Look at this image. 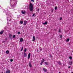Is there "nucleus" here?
<instances>
[{
    "mask_svg": "<svg viewBox=\"0 0 73 73\" xmlns=\"http://www.w3.org/2000/svg\"><path fill=\"white\" fill-rule=\"evenodd\" d=\"M59 33H61V29H60L59 31Z\"/></svg>",
    "mask_w": 73,
    "mask_h": 73,
    "instance_id": "412c9836",
    "label": "nucleus"
},
{
    "mask_svg": "<svg viewBox=\"0 0 73 73\" xmlns=\"http://www.w3.org/2000/svg\"><path fill=\"white\" fill-rule=\"evenodd\" d=\"M54 9L55 10H56L57 9V6H56L54 8Z\"/></svg>",
    "mask_w": 73,
    "mask_h": 73,
    "instance_id": "dca6fc26",
    "label": "nucleus"
},
{
    "mask_svg": "<svg viewBox=\"0 0 73 73\" xmlns=\"http://www.w3.org/2000/svg\"><path fill=\"white\" fill-rule=\"evenodd\" d=\"M45 65H48V63L47 62H44Z\"/></svg>",
    "mask_w": 73,
    "mask_h": 73,
    "instance_id": "a211bd4d",
    "label": "nucleus"
},
{
    "mask_svg": "<svg viewBox=\"0 0 73 73\" xmlns=\"http://www.w3.org/2000/svg\"><path fill=\"white\" fill-rule=\"evenodd\" d=\"M27 52V48H25V53Z\"/></svg>",
    "mask_w": 73,
    "mask_h": 73,
    "instance_id": "5701e85b",
    "label": "nucleus"
},
{
    "mask_svg": "<svg viewBox=\"0 0 73 73\" xmlns=\"http://www.w3.org/2000/svg\"><path fill=\"white\" fill-rule=\"evenodd\" d=\"M35 14H34L33 15V16H35Z\"/></svg>",
    "mask_w": 73,
    "mask_h": 73,
    "instance_id": "7c9ffc66",
    "label": "nucleus"
},
{
    "mask_svg": "<svg viewBox=\"0 0 73 73\" xmlns=\"http://www.w3.org/2000/svg\"><path fill=\"white\" fill-rule=\"evenodd\" d=\"M15 35H14L13 36V38H15Z\"/></svg>",
    "mask_w": 73,
    "mask_h": 73,
    "instance_id": "c85d7f7f",
    "label": "nucleus"
},
{
    "mask_svg": "<svg viewBox=\"0 0 73 73\" xmlns=\"http://www.w3.org/2000/svg\"><path fill=\"white\" fill-rule=\"evenodd\" d=\"M40 51H41L42 50V49H40Z\"/></svg>",
    "mask_w": 73,
    "mask_h": 73,
    "instance_id": "72a5a7b5",
    "label": "nucleus"
},
{
    "mask_svg": "<svg viewBox=\"0 0 73 73\" xmlns=\"http://www.w3.org/2000/svg\"><path fill=\"white\" fill-rule=\"evenodd\" d=\"M31 1H32V2H33V3H34V2H35V1H34V0H31Z\"/></svg>",
    "mask_w": 73,
    "mask_h": 73,
    "instance_id": "bb28decb",
    "label": "nucleus"
},
{
    "mask_svg": "<svg viewBox=\"0 0 73 73\" xmlns=\"http://www.w3.org/2000/svg\"><path fill=\"white\" fill-rule=\"evenodd\" d=\"M43 70L45 72H46L47 71V70H46V69L44 68H43Z\"/></svg>",
    "mask_w": 73,
    "mask_h": 73,
    "instance_id": "1a4fd4ad",
    "label": "nucleus"
},
{
    "mask_svg": "<svg viewBox=\"0 0 73 73\" xmlns=\"http://www.w3.org/2000/svg\"><path fill=\"white\" fill-rule=\"evenodd\" d=\"M27 21H24V23L23 24L24 25H25V26L26 25V24H27Z\"/></svg>",
    "mask_w": 73,
    "mask_h": 73,
    "instance_id": "20e7f679",
    "label": "nucleus"
},
{
    "mask_svg": "<svg viewBox=\"0 0 73 73\" xmlns=\"http://www.w3.org/2000/svg\"><path fill=\"white\" fill-rule=\"evenodd\" d=\"M29 10L31 12H32L33 10V6L32 3H30L29 5Z\"/></svg>",
    "mask_w": 73,
    "mask_h": 73,
    "instance_id": "f257e3e1",
    "label": "nucleus"
},
{
    "mask_svg": "<svg viewBox=\"0 0 73 73\" xmlns=\"http://www.w3.org/2000/svg\"><path fill=\"white\" fill-rule=\"evenodd\" d=\"M69 58H70V60L72 59V57L71 56L69 57Z\"/></svg>",
    "mask_w": 73,
    "mask_h": 73,
    "instance_id": "4be33fe9",
    "label": "nucleus"
},
{
    "mask_svg": "<svg viewBox=\"0 0 73 73\" xmlns=\"http://www.w3.org/2000/svg\"><path fill=\"white\" fill-rule=\"evenodd\" d=\"M30 57H31V53H29L28 55V59H29V58H30Z\"/></svg>",
    "mask_w": 73,
    "mask_h": 73,
    "instance_id": "39448f33",
    "label": "nucleus"
},
{
    "mask_svg": "<svg viewBox=\"0 0 73 73\" xmlns=\"http://www.w3.org/2000/svg\"><path fill=\"white\" fill-rule=\"evenodd\" d=\"M58 64H59V65H61V64H62L61 63V62L60 61H59L58 62Z\"/></svg>",
    "mask_w": 73,
    "mask_h": 73,
    "instance_id": "2eb2a0df",
    "label": "nucleus"
},
{
    "mask_svg": "<svg viewBox=\"0 0 73 73\" xmlns=\"http://www.w3.org/2000/svg\"><path fill=\"white\" fill-rule=\"evenodd\" d=\"M24 57H26L27 56V53H25V52H24Z\"/></svg>",
    "mask_w": 73,
    "mask_h": 73,
    "instance_id": "9b49d317",
    "label": "nucleus"
},
{
    "mask_svg": "<svg viewBox=\"0 0 73 73\" xmlns=\"http://www.w3.org/2000/svg\"><path fill=\"white\" fill-rule=\"evenodd\" d=\"M43 25H46L48 24V22L46 21L45 23H43Z\"/></svg>",
    "mask_w": 73,
    "mask_h": 73,
    "instance_id": "9d476101",
    "label": "nucleus"
},
{
    "mask_svg": "<svg viewBox=\"0 0 73 73\" xmlns=\"http://www.w3.org/2000/svg\"><path fill=\"white\" fill-rule=\"evenodd\" d=\"M47 73H49L48 72H47Z\"/></svg>",
    "mask_w": 73,
    "mask_h": 73,
    "instance_id": "37998d69",
    "label": "nucleus"
},
{
    "mask_svg": "<svg viewBox=\"0 0 73 73\" xmlns=\"http://www.w3.org/2000/svg\"><path fill=\"white\" fill-rule=\"evenodd\" d=\"M59 73H61L60 72H59Z\"/></svg>",
    "mask_w": 73,
    "mask_h": 73,
    "instance_id": "58836bf2",
    "label": "nucleus"
},
{
    "mask_svg": "<svg viewBox=\"0 0 73 73\" xmlns=\"http://www.w3.org/2000/svg\"><path fill=\"white\" fill-rule=\"evenodd\" d=\"M11 37H12V35H11V34H10L9 35V37H10V38H11Z\"/></svg>",
    "mask_w": 73,
    "mask_h": 73,
    "instance_id": "b1692460",
    "label": "nucleus"
},
{
    "mask_svg": "<svg viewBox=\"0 0 73 73\" xmlns=\"http://www.w3.org/2000/svg\"><path fill=\"white\" fill-rule=\"evenodd\" d=\"M29 66H30V68H31V67H32V64H31V62H29Z\"/></svg>",
    "mask_w": 73,
    "mask_h": 73,
    "instance_id": "0eeeda50",
    "label": "nucleus"
},
{
    "mask_svg": "<svg viewBox=\"0 0 73 73\" xmlns=\"http://www.w3.org/2000/svg\"><path fill=\"white\" fill-rule=\"evenodd\" d=\"M10 72L11 71L9 70H8L6 71V73H10Z\"/></svg>",
    "mask_w": 73,
    "mask_h": 73,
    "instance_id": "f03ea898",
    "label": "nucleus"
},
{
    "mask_svg": "<svg viewBox=\"0 0 73 73\" xmlns=\"http://www.w3.org/2000/svg\"><path fill=\"white\" fill-rule=\"evenodd\" d=\"M71 73H73V72H72Z\"/></svg>",
    "mask_w": 73,
    "mask_h": 73,
    "instance_id": "79ce46f5",
    "label": "nucleus"
},
{
    "mask_svg": "<svg viewBox=\"0 0 73 73\" xmlns=\"http://www.w3.org/2000/svg\"><path fill=\"white\" fill-rule=\"evenodd\" d=\"M42 61L41 62V63H43V62H44L45 61V60H44V59H42Z\"/></svg>",
    "mask_w": 73,
    "mask_h": 73,
    "instance_id": "f3484780",
    "label": "nucleus"
},
{
    "mask_svg": "<svg viewBox=\"0 0 73 73\" xmlns=\"http://www.w3.org/2000/svg\"><path fill=\"white\" fill-rule=\"evenodd\" d=\"M6 40H7V38H6Z\"/></svg>",
    "mask_w": 73,
    "mask_h": 73,
    "instance_id": "e433bc0d",
    "label": "nucleus"
},
{
    "mask_svg": "<svg viewBox=\"0 0 73 73\" xmlns=\"http://www.w3.org/2000/svg\"><path fill=\"white\" fill-rule=\"evenodd\" d=\"M37 52H38V50H37Z\"/></svg>",
    "mask_w": 73,
    "mask_h": 73,
    "instance_id": "f704fd0d",
    "label": "nucleus"
},
{
    "mask_svg": "<svg viewBox=\"0 0 73 73\" xmlns=\"http://www.w3.org/2000/svg\"><path fill=\"white\" fill-rule=\"evenodd\" d=\"M3 33H4V30H3L0 32V35H2Z\"/></svg>",
    "mask_w": 73,
    "mask_h": 73,
    "instance_id": "6e6552de",
    "label": "nucleus"
},
{
    "mask_svg": "<svg viewBox=\"0 0 73 73\" xmlns=\"http://www.w3.org/2000/svg\"><path fill=\"white\" fill-rule=\"evenodd\" d=\"M2 73H3V72H2Z\"/></svg>",
    "mask_w": 73,
    "mask_h": 73,
    "instance_id": "a19ab883",
    "label": "nucleus"
},
{
    "mask_svg": "<svg viewBox=\"0 0 73 73\" xmlns=\"http://www.w3.org/2000/svg\"><path fill=\"white\" fill-rule=\"evenodd\" d=\"M33 39L32 40L33 41H35L36 40V39L35 38V36H33Z\"/></svg>",
    "mask_w": 73,
    "mask_h": 73,
    "instance_id": "423d86ee",
    "label": "nucleus"
},
{
    "mask_svg": "<svg viewBox=\"0 0 73 73\" xmlns=\"http://www.w3.org/2000/svg\"><path fill=\"white\" fill-rule=\"evenodd\" d=\"M70 68V66H68V68Z\"/></svg>",
    "mask_w": 73,
    "mask_h": 73,
    "instance_id": "c9c22d12",
    "label": "nucleus"
},
{
    "mask_svg": "<svg viewBox=\"0 0 73 73\" xmlns=\"http://www.w3.org/2000/svg\"><path fill=\"white\" fill-rule=\"evenodd\" d=\"M23 21H20V24H23Z\"/></svg>",
    "mask_w": 73,
    "mask_h": 73,
    "instance_id": "6ab92c4d",
    "label": "nucleus"
},
{
    "mask_svg": "<svg viewBox=\"0 0 73 73\" xmlns=\"http://www.w3.org/2000/svg\"><path fill=\"white\" fill-rule=\"evenodd\" d=\"M39 11V9L38 10V11Z\"/></svg>",
    "mask_w": 73,
    "mask_h": 73,
    "instance_id": "4c0bfd02",
    "label": "nucleus"
},
{
    "mask_svg": "<svg viewBox=\"0 0 73 73\" xmlns=\"http://www.w3.org/2000/svg\"><path fill=\"white\" fill-rule=\"evenodd\" d=\"M69 40H70V39L69 38H68L66 40V41H69Z\"/></svg>",
    "mask_w": 73,
    "mask_h": 73,
    "instance_id": "aec40b11",
    "label": "nucleus"
},
{
    "mask_svg": "<svg viewBox=\"0 0 73 73\" xmlns=\"http://www.w3.org/2000/svg\"><path fill=\"white\" fill-rule=\"evenodd\" d=\"M23 39L21 38L20 39V42H23Z\"/></svg>",
    "mask_w": 73,
    "mask_h": 73,
    "instance_id": "f8f14e48",
    "label": "nucleus"
},
{
    "mask_svg": "<svg viewBox=\"0 0 73 73\" xmlns=\"http://www.w3.org/2000/svg\"><path fill=\"white\" fill-rule=\"evenodd\" d=\"M21 12L23 14H25V13H26V12L25 11L24 12L23 11H22Z\"/></svg>",
    "mask_w": 73,
    "mask_h": 73,
    "instance_id": "ddd939ff",
    "label": "nucleus"
},
{
    "mask_svg": "<svg viewBox=\"0 0 73 73\" xmlns=\"http://www.w3.org/2000/svg\"><path fill=\"white\" fill-rule=\"evenodd\" d=\"M60 20H62V18H60Z\"/></svg>",
    "mask_w": 73,
    "mask_h": 73,
    "instance_id": "2f4dec72",
    "label": "nucleus"
},
{
    "mask_svg": "<svg viewBox=\"0 0 73 73\" xmlns=\"http://www.w3.org/2000/svg\"><path fill=\"white\" fill-rule=\"evenodd\" d=\"M10 61H11V62H12V61H13V59H11L10 60Z\"/></svg>",
    "mask_w": 73,
    "mask_h": 73,
    "instance_id": "cd10ccee",
    "label": "nucleus"
},
{
    "mask_svg": "<svg viewBox=\"0 0 73 73\" xmlns=\"http://www.w3.org/2000/svg\"><path fill=\"white\" fill-rule=\"evenodd\" d=\"M41 65H42V63H41L40 64Z\"/></svg>",
    "mask_w": 73,
    "mask_h": 73,
    "instance_id": "473e14b6",
    "label": "nucleus"
},
{
    "mask_svg": "<svg viewBox=\"0 0 73 73\" xmlns=\"http://www.w3.org/2000/svg\"><path fill=\"white\" fill-rule=\"evenodd\" d=\"M9 52L8 50H7L6 52V54H9Z\"/></svg>",
    "mask_w": 73,
    "mask_h": 73,
    "instance_id": "4468645a",
    "label": "nucleus"
},
{
    "mask_svg": "<svg viewBox=\"0 0 73 73\" xmlns=\"http://www.w3.org/2000/svg\"><path fill=\"white\" fill-rule=\"evenodd\" d=\"M60 37V38H62V35H61Z\"/></svg>",
    "mask_w": 73,
    "mask_h": 73,
    "instance_id": "c756f323",
    "label": "nucleus"
},
{
    "mask_svg": "<svg viewBox=\"0 0 73 73\" xmlns=\"http://www.w3.org/2000/svg\"><path fill=\"white\" fill-rule=\"evenodd\" d=\"M72 61H70L68 62V64L70 65H72Z\"/></svg>",
    "mask_w": 73,
    "mask_h": 73,
    "instance_id": "7ed1b4c3",
    "label": "nucleus"
},
{
    "mask_svg": "<svg viewBox=\"0 0 73 73\" xmlns=\"http://www.w3.org/2000/svg\"><path fill=\"white\" fill-rule=\"evenodd\" d=\"M23 48H24V47H22L21 49V51H23Z\"/></svg>",
    "mask_w": 73,
    "mask_h": 73,
    "instance_id": "393cba45",
    "label": "nucleus"
},
{
    "mask_svg": "<svg viewBox=\"0 0 73 73\" xmlns=\"http://www.w3.org/2000/svg\"><path fill=\"white\" fill-rule=\"evenodd\" d=\"M18 35H20V32H18Z\"/></svg>",
    "mask_w": 73,
    "mask_h": 73,
    "instance_id": "a878e982",
    "label": "nucleus"
},
{
    "mask_svg": "<svg viewBox=\"0 0 73 73\" xmlns=\"http://www.w3.org/2000/svg\"><path fill=\"white\" fill-rule=\"evenodd\" d=\"M50 56H51V57H52V55H50Z\"/></svg>",
    "mask_w": 73,
    "mask_h": 73,
    "instance_id": "ea45409f",
    "label": "nucleus"
}]
</instances>
